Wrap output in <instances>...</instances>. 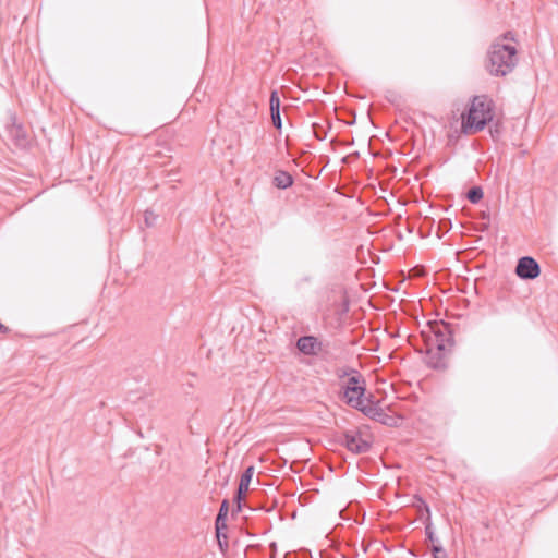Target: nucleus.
Returning a JSON list of instances; mask_svg holds the SVG:
<instances>
[{
    "label": "nucleus",
    "mask_w": 558,
    "mask_h": 558,
    "mask_svg": "<svg viewBox=\"0 0 558 558\" xmlns=\"http://www.w3.org/2000/svg\"><path fill=\"white\" fill-rule=\"evenodd\" d=\"M350 369L351 368L341 369V372L338 373V377L342 378L344 376H349V375L353 374Z\"/></svg>",
    "instance_id": "412c9836"
},
{
    "label": "nucleus",
    "mask_w": 558,
    "mask_h": 558,
    "mask_svg": "<svg viewBox=\"0 0 558 558\" xmlns=\"http://www.w3.org/2000/svg\"><path fill=\"white\" fill-rule=\"evenodd\" d=\"M433 332L435 339L432 345L434 348L447 352L448 348L453 345V338L448 324H441L433 327Z\"/></svg>",
    "instance_id": "39448f33"
},
{
    "label": "nucleus",
    "mask_w": 558,
    "mask_h": 558,
    "mask_svg": "<svg viewBox=\"0 0 558 558\" xmlns=\"http://www.w3.org/2000/svg\"><path fill=\"white\" fill-rule=\"evenodd\" d=\"M489 132H490L493 137H495V135L498 136V134H499L498 124L495 125L494 130L490 128Z\"/></svg>",
    "instance_id": "4be33fe9"
},
{
    "label": "nucleus",
    "mask_w": 558,
    "mask_h": 558,
    "mask_svg": "<svg viewBox=\"0 0 558 558\" xmlns=\"http://www.w3.org/2000/svg\"><path fill=\"white\" fill-rule=\"evenodd\" d=\"M269 107L270 112H275L276 110L280 111V98L276 89H274L270 94Z\"/></svg>",
    "instance_id": "dca6fc26"
},
{
    "label": "nucleus",
    "mask_w": 558,
    "mask_h": 558,
    "mask_svg": "<svg viewBox=\"0 0 558 558\" xmlns=\"http://www.w3.org/2000/svg\"><path fill=\"white\" fill-rule=\"evenodd\" d=\"M229 512V501L225 499L221 502V506L219 508L218 514L216 517L215 521V530H227V515Z\"/></svg>",
    "instance_id": "f8f14e48"
},
{
    "label": "nucleus",
    "mask_w": 558,
    "mask_h": 558,
    "mask_svg": "<svg viewBox=\"0 0 558 558\" xmlns=\"http://www.w3.org/2000/svg\"><path fill=\"white\" fill-rule=\"evenodd\" d=\"M341 444L352 453H366L371 449V442L362 437L359 430L345 432L342 436Z\"/></svg>",
    "instance_id": "7ed1b4c3"
},
{
    "label": "nucleus",
    "mask_w": 558,
    "mask_h": 558,
    "mask_svg": "<svg viewBox=\"0 0 558 558\" xmlns=\"http://www.w3.org/2000/svg\"><path fill=\"white\" fill-rule=\"evenodd\" d=\"M424 506H425V509H426V512H427L426 524H425V535H426L427 539L429 542H432V544L438 543L439 538L436 536L434 527H433V524L430 522V510H429V507L426 504Z\"/></svg>",
    "instance_id": "ddd939ff"
},
{
    "label": "nucleus",
    "mask_w": 558,
    "mask_h": 558,
    "mask_svg": "<svg viewBox=\"0 0 558 558\" xmlns=\"http://www.w3.org/2000/svg\"><path fill=\"white\" fill-rule=\"evenodd\" d=\"M364 393L365 386H345L343 391V399L347 404L362 412V409L367 408V405L364 404V400L362 399Z\"/></svg>",
    "instance_id": "423d86ee"
},
{
    "label": "nucleus",
    "mask_w": 558,
    "mask_h": 558,
    "mask_svg": "<svg viewBox=\"0 0 558 558\" xmlns=\"http://www.w3.org/2000/svg\"><path fill=\"white\" fill-rule=\"evenodd\" d=\"M362 412L381 424L389 425L392 420L391 416L386 414L384 410L378 407L367 405L366 409H362Z\"/></svg>",
    "instance_id": "9d476101"
},
{
    "label": "nucleus",
    "mask_w": 558,
    "mask_h": 558,
    "mask_svg": "<svg viewBox=\"0 0 558 558\" xmlns=\"http://www.w3.org/2000/svg\"><path fill=\"white\" fill-rule=\"evenodd\" d=\"M504 39L506 40H513V35L511 32H507L504 36H502Z\"/></svg>",
    "instance_id": "5701e85b"
},
{
    "label": "nucleus",
    "mask_w": 558,
    "mask_h": 558,
    "mask_svg": "<svg viewBox=\"0 0 558 558\" xmlns=\"http://www.w3.org/2000/svg\"><path fill=\"white\" fill-rule=\"evenodd\" d=\"M2 329H3V330H7V328H4L3 326H0V330H2Z\"/></svg>",
    "instance_id": "393cba45"
},
{
    "label": "nucleus",
    "mask_w": 558,
    "mask_h": 558,
    "mask_svg": "<svg viewBox=\"0 0 558 558\" xmlns=\"http://www.w3.org/2000/svg\"><path fill=\"white\" fill-rule=\"evenodd\" d=\"M227 530H215V536H216V539H217V544H218V547L220 549V551L222 553V555H226L228 548H229V543H228V536H227V533H226Z\"/></svg>",
    "instance_id": "4468645a"
},
{
    "label": "nucleus",
    "mask_w": 558,
    "mask_h": 558,
    "mask_svg": "<svg viewBox=\"0 0 558 558\" xmlns=\"http://www.w3.org/2000/svg\"><path fill=\"white\" fill-rule=\"evenodd\" d=\"M312 128H313L314 136L318 141H324L326 138L327 132L325 131V129L322 125H319L318 123H313Z\"/></svg>",
    "instance_id": "a211bd4d"
},
{
    "label": "nucleus",
    "mask_w": 558,
    "mask_h": 558,
    "mask_svg": "<svg viewBox=\"0 0 558 558\" xmlns=\"http://www.w3.org/2000/svg\"><path fill=\"white\" fill-rule=\"evenodd\" d=\"M293 184V177L283 170H277L274 177V185L277 189L286 190Z\"/></svg>",
    "instance_id": "9b49d317"
},
{
    "label": "nucleus",
    "mask_w": 558,
    "mask_h": 558,
    "mask_svg": "<svg viewBox=\"0 0 558 558\" xmlns=\"http://www.w3.org/2000/svg\"><path fill=\"white\" fill-rule=\"evenodd\" d=\"M425 362L434 369H445L447 367L446 352L429 345L426 351Z\"/></svg>",
    "instance_id": "6e6552de"
},
{
    "label": "nucleus",
    "mask_w": 558,
    "mask_h": 558,
    "mask_svg": "<svg viewBox=\"0 0 558 558\" xmlns=\"http://www.w3.org/2000/svg\"><path fill=\"white\" fill-rule=\"evenodd\" d=\"M430 551H432L433 556L446 553V550L441 546L440 542L432 544Z\"/></svg>",
    "instance_id": "aec40b11"
},
{
    "label": "nucleus",
    "mask_w": 558,
    "mask_h": 558,
    "mask_svg": "<svg viewBox=\"0 0 558 558\" xmlns=\"http://www.w3.org/2000/svg\"><path fill=\"white\" fill-rule=\"evenodd\" d=\"M484 196L483 189L481 186H473L466 193V198L472 204H477Z\"/></svg>",
    "instance_id": "2eb2a0df"
},
{
    "label": "nucleus",
    "mask_w": 558,
    "mask_h": 558,
    "mask_svg": "<svg viewBox=\"0 0 558 558\" xmlns=\"http://www.w3.org/2000/svg\"><path fill=\"white\" fill-rule=\"evenodd\" d=\"M353 374L348 380L347 386H365V381L356 369H350Z\"/></svg>",
    "instance_id": "f3484780"
},
{
    "label": "nucleus",
    "mask_w": 558,
    "mask_h": 558,
    "mask_svg": "<svg viewBox=\"0 0 558 558\" xmlns=\"http://www.w3.org/2000/svg\"><path fill=\"white\" fill-rule=\"evenodd\" d=\"M517 48L509 44L496 41L490 45L487 52L486 69L493 76H506L511 73L518 63Z\"/></svg>",
    "instance_id": "f257e3e1"
},
{
    "label": "nucleus",
    "mask_w": 558,
    "mask_h": 558,
    "mask_svg": "<svg viewBox=\"0 0 558 558\" xmlns=\"http://www.w3.org/2000/svg\"><path fill=\"white\" fill-rule=\"evenodd\" d=\"M433 558H448V555H447V553H444L440 555L433 556Z\"/></svg>",
    "instance_id": "b1692460"
},
{
    "label": "nucleus",
    "mask_w": 558,
    "mask_h": 558,
    "mask_svg": "<svg viewBox=\"0 0 558 558\" xmlns=\"http://www.w3.org/2000/svg\"><path fill=\"white\" fill-rule=\"evenodd\" d=\"M254 475V466H248L244 470L241 475L240 483L234 496V501L236 502V511H241V500L244 494L248 490V486L252 482Z\"/></svg>",
    "instance_id": "1a4fd4ad"
},
{
    "label": "nucleus",
    "mask_w": 558,
    "mask_h": 558,
    "mask_svg": "<svg viewBox=\"0 0 558 558\" xmlns=\"http://www.w3.org/2000/svg\"><path fill=\"white\" fill-rule=\"evenodd\" d=\"M494 102L485 95L474 96L466 117L462 119L465 134L480 132L493 120Z\"/></svg>",
    "instance_id": "f03ea898"
},
{
    "label": "nucleus",
    "mask_w": 558,
    "mask_h": 558,
    "mask_svg": "<svg viewBox=\"0 0 558 558\" xmlns=\"http://www.w3.org/2000/svg\"><path fill=\"white\" fill-rule=\"evenodd\" d=\"M515 274L520 279L533 280L541 275V266L535 258L531 256H523L518 260Z\"/></svg>",
    "instance_id": "20e7f679"
},
{
    "label": "nucleus",
    "mask_w": 558,
    "mask_h": 558,
    "mask_svg": "<svg viewBox=\"0 0 558 558\" xmlns=\"http://www.w3.org/2000/svg\"><path fill=\"white\" fill-rule=\"evenodd\" d=\"M296 348L304 355H317L322 350V343L314 336H302L296 340Z\"/></svg>",
    "instance_id": "0eeeda50"
},
{
    "label": "nucleus",
    "mask_w": 558,
    "mask_h": 558,
    "mask_svg": "<svg viewBox=\"0 0 558 558\" xmlns=\"http://www.w3.org/2000/svg\"><path fill=\"white\" fill-rule=\"evenodd\" d=\"M270 117H271L272 125L277 130H280L282 128V120H281L280 111L276 110L275 112H270Z\"/></svg>",
    "instance_id": "6ab92c4d"
}]
</instances>
